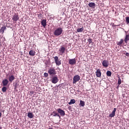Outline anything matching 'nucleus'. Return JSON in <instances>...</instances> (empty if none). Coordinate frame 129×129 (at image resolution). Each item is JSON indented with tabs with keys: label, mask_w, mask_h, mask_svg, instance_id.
Returning <instances> with one entry per match:
<instances>
[{
	"label": "nucleus",
	"mask_w": 129,
	"mask_h": 129,
	"mask_svg": "<svg viewBox=\"0 0 129 129\" xmlns=\"http://www.w3.org/2000/svg\"><path fill=\"white\" fill-rule=\"evenodd\" d=\"M15 79V76L13 75L9 76V80L10 82H13V81H14Z\"/></svg>",
	"instance_id": "f3484780"
},
{
	"label": "nucleus",
	"mask_w": 129,
	"mask_h": 129,
	"mask_svg": "<svg viewBox=\"0 0 129 129\" xmlns=\"http://www.w3.org/2000/svg\"><path fill=\"white\" fill-rule=\"evenodd\" d=\"M102 64L103 65V67L107 68V67H108V66L109 65V61H107V60H104L102 62Z\"/></svg>",
	"instance_id": "6e6552de"
},
{
	"label": "nucleus",
	"mask_w": 129,
	"mask_h": 129,
	"mask_svg": "<svg viewBox=\"0 0 129 129\" xmlns=\"http://www.w3.org/2000/svg\"><path fill=\"white\" fill-rule=\"evenodd\" d=\"M51 115L54 117L58 116L59 119H61V116L60 115V114H59L58 111L57 112L56 111H53Z\"/></svg>",
	"instance_id": "1a4fd4ad"
},
{
	"label": "nucleus",
	"mask_w": 129,
	"mask_h": 129,
	"mask_svg": "<svg viewBox=\"0 0 129 129\" xmlns=\"http://www.w3.org/2000/svg\"><path fill=\"white\" fill-rule=\"evenodd\" d=\"M120 84H121V80L120 79V78H118V85H120Z\"/></svg>",
	"instance_id": "c756f323"
},
{
	"label": "nucleus",
	"mask_w": 129,
	"mask_h": 129,
	"mask_svg": "<svg viewBox=\"0 0 129 129\" xmlns=\"http://www.w3.org/2000/svg\"><path fill=\"white\" fill-rule=\"evenodd\" d=\"M59 51H60V53H62V54H63V53L65 52L66 49L64 47V46H61V47L59 48Z\"/></svg>",
	"instance_id": "a211bd4d"
},
{
	"label": "nucleus",
	"mask_w": 129,
	"mask_h": 129,
	"mask_svg": "<svg viewBox=\"0 0 129 129\" xmlns=\"http://www.w3.org/2000/svg\"><path fill=\"white\" fill-rule=\"evenodd\" d=\"M129 40V34H126L124 41L125 43H127Z\"/></svg>",
	"instance_id": "aec40b11"
},
{
	"label": "nucleus",
	"mask_w": 129,
	"mask_h": 129,
	"mask_svg": "<svg viewBox=\"0 0 129 129\" xmlns=\"http://www.w3.org/2000/svg\"><path fill=\"white\" fill-rule=\"evenodd\" d=\"M19 14L15 13L14 16H13L12 20H13V22H17V21L19 20Z\"/></svg>",
	"instance_id": "39448f33"
},
{
	"label": "nucleus",
	"mask_w": 129,
	"mask_h": 129,
	"mask_svg": "<svg viewBox=\"0 0 129 129\" xmlns=\"http://www.w3.org/2000/svg\"><path fill=\"white\" fill-rule=\"evenodd\" d=\"M89 7L94 9L96 7V4L93 2H91L89 4Z\"/></svg>",
	"instance_id": "dca6fc26"
},
{
	"label": "nucleus",
	"mask_w": 129,
	"mask_h": 129,
	"mask_svg": "<svg viewBox=\"0 0 129 129\" xmlns=\"http://www.w3.org/2000/svg\"><path fill=\"white\" fill-rule=\"evenodd\" d=\"M106 75L107 76H108L109 77H110V76H111V71H107L106 72Z\"/></svg>",
	"instance_id": "a878e982"
},
{
	"label": "nucleus",
	"mask_w": 129,
	"mask_h": 129,
	"mask_svg": "<svg viewBox=\"0 0 129 129\" xmlns=\"http://www.w3.org/2000/svg\"><path fill=\"white\" fill-rule=\"evenodd\" d=\"M59 81L58 77L57 76H55V75H54L52 78H51V81L52 82V83L53 84H56L57 83L58 81Z\"/></svg>",
	"instance_id": "20e7f679"
},
{
	"label": "nucleus",
	"mask_w": 129,
	"mask_h": 129,
	"mask_svg": "<svg viewBox=\"0 0 129 129\" xmlns=\"http://www.w3.org/2000/svg\"><path fill=\"white\" fill-rule=\"evenodd\" d=\"M48 73L49 74V75L52 76V78L54 76L56 75V72L55 69L54 68H50L49 69Z\"/></svg>",
	"instance_id": "f03ea898"
},
{
	"label": "nucleus",
	"mask_w": 129,
	"mask_h": 129,
	"mask_svg": "<svg viewBox=\"0 0 129 129\" xmlns=\"http://www.w3.org/2000/svg\"><path fill=\"white\" fill-rule=\"evenodd\" d=\"M125 55L127 56H129V53L128 52L125 53Z\"/></svg>",
	"instance_id": "473e14b6"
},
{
	"label": "nucleus",
	"mask_w": 129,
	"mask_h": 129,
	"mask_svg": "<svg viewBox=\"0 0 129 129\" xmlns=\"http://www.w3.org/2000/svg\"><path fill=\"white\" fill-rule=\"evenodd\" d=\"M69 63L71 65H74L75 64H76V58L69 59Z\"/></svg>",
	"instance_id": "9d476101"
},
{
	"label": "nucleus",
	"mask_w": 129,
	"mask_h": 129,
	"mask_svg": "<svg viewBox=\"0 0 129 129\" xmlns=\"http://www.w3.org/2000/svg\"><path fill=\"white\" fill-rule=\"evenodd\" d=\"M116 111V108H113V110L112 113H110V114H109V117H110L111 118H112V117H114L115 115Z\"/></svg>",
	"instance_id": "9b49d317"
},
{
	"label": "nucleus",
	"mask_w": 129,
	"mask_h": 129,
	"mask_svg": "<svg viewBox=\"0 0 129 129\" xmlns=\"http://www.w3.org/2000/svg\"><path fill=\"white\" fill-rule=\"evenodd\" d=\"M18 86H19L18 83L16 82L14 85V90H15V91H16L17 92L18 91L17 88H18Z\"/></svg>",
	"instance_id": "4be33fe9"
},
{
	"label": "nucleus",
	"mask_w": 129,
	"mask_h": 129,
	"mask_svg": "<svg viewBox=\"0 0 129 129\" xmlns=\"http://www.w3.org/2000/svg\"><path fill=\"white\" fill-rule=\"evenodd\" d=\"M119 87H120L119 85L118 84V85H117V86L116 87L117 89H119Z\"/></svg>",
	"instance_id": "72a5a7b5"
},
{
	"label": "nucleus",
	"mask_w": 129,
	"mask_h": 129,
	"mask_svg": "<svg viewBox=\"0 0 129 129\" xmlns=\"http://www.w3.org/2000/svg\"><path fill=\"white\" fill-rule=\"evenodd\" d=\"M76 103V100L75 99H71L70 102H69V104L70 105H72V104H74Z\"/></svg>",
	"instance_id": "5701e85b"
},
{
	"label": "nucleus",
	"mask_w": 129,
	"mask_h": 129,
	"mask_svg": "<svg viewBox=\"0 0 129 129\" xmlns=\"http://www.w3.org/2000/svg\"><path fill=\"white\" fill-rule=\"evenodd\" d=\"M7 88L6 86H4L3 87H2V92H6L7 91Z\"/></svg>",
	"instance_id": "bb28decb"
},
{
	"label": "nucleus",
	"mask_w": 129,
	"mask_h": 129,
	"mask_svg": "<svg viewBox=\"0 0 129 129\" xmlns=\"http://www.w3.org/2000/svg\"><path fill=\"white\" fill-rule=\"evenodd\" d=\"M57 111L58 114H59L60 116V119H61V116H64L66 114L64 110H63V109H61V108H58L57 109Z\"/></svg>",
	"instance_id": "7ed1b4c3"
},
{
	"label": "nucleus",
	"mask_w": 129,
	"mask_h": 129,
	"mask_svg": "<svg viewBox=\"0 0 129 129\" xmlns=\"http://www.w3.org/2000/svg\"><path fill=\"white\" fill-rule=\"evenodd\" d=\"M125 22H126L127 25L129 24V17H126Z\"/></svg>",
	"instance_id": "c85d7f7f"
},
{
	"label": "nucleus",
	"mask_w": 129,
	"mask_h": 129,
	"mask_svg": "<svg viewBox=\"0 0 129 129\" xmlns=\"http://www.w3.org/2000/svg\"><path fill=\"white\" fill-rule=\"evenodd\" d=\"M58 87H59V86H57Z\"/></svg>",
	"instance_id": "4c0bfd02"
},
{
	"label": "nucleus",
	"mask_w": 129,
	"mask_h": 129,
	"mask_svg": "<svg viewBox=\"0 0 129 129\" xmlns=\"http://www.w3.org/2000/svg\"><path fill=\"white\" fill-rule=\"evenodd\" d=\"M29 54L30 56H34L36 54V51H35V50H30Z\"/></svg>",
	"instance_id": "2eb2a0df"
},
{
	"label": "nucleus",
	"mask_w": 129,
	"mask_h": 129,
	"mask_svg": "<svg viewBox=\"0 0 129 129\" xmlns=\"http://www.w3.org/2000/svg\"><path fill=\"white\" fill-rule=\"evenodd\" d=\"M2 113H1V112H0V118H1V117L2 116Z\"/></svg>",
	"instance_id": "f704fd0d"
},
{
	"label": "nucleus",
	"mask_w": 129,
	"mask_h": 129,
	"mask_svg": "<svg viewBox=\"0 0 129 129\" xmlns=\"http://www.w3.org/2000/svg\"><path fill=\"white\" fill-rule=\"evenodd\" d=\"M80 77L79 75H75V76H74V78H73V84L77 83V82H78V81H80Z\"/></svg>",
	"instance_id": "0eeeda50"
},
{
	"label": "nucleus",
	"mask_w": 129,
	"mask_h": 129,
	"mask_svg": "<svg viewBox=\"0 0 129 129\" xmlns=\"http://www.w3.org/2000/svg\"><path fill=\"white\" fill-rule=\"evenodd\" d=\"M96 73V75L97 77L100 78L102 75V73L100 71V70H97Z\"/></svg>",
	"instance_id": "4468645a"
},
{
	"label": "nucleus",
	"mask_w": 129,
	"mask_h": 129,
	"mask_svg": "<svg viewBox=\"0 0 129 129\" xmlns=\"http://www.w3.org/2000/svg\"><path fill=\"white\" fill-rule=\"evenodd\" d=\"M54 61L56 65H58V66H59V65H61V60L58 58L57 55H55V56L54 57Z\"/></svg>",
	"instance_id": "423d86ee"
},
{
	"label": "nucleus",
	"mask_w": 129,
	"mask_h": 129,
	"mask_svg": "<svg viewBox=\"0 0 129 129\" xmlns=\"http://www.w3.org/2000/svg\"><path fill=\"white\" fill-rule=\"evenodd\" d=\"M0 129H2V127L0 126Z\"/></svg>",
	"instance_id": "c9c22d12"
},
{
	"label": "nucleus",
	"mask_w": 129,
	"mask_h": 129,
	"mask_svg": "<svg viewBox=\"0 0 129 129\" xmlns=\"http://www.w3.org/2000/svg\"><path fill=\"white\" fill-rule=\"evenodd\" d=\"M50 129H53L52 128H50Z\"/></svg>",
	"instance_id": "e433bc0d"
},
{
	"label": "nucleus",
	"mask_w": 129,
	"mask_h": 129,
	"mask_svg": "<svg viewBox=\"0 0 129 129\" xmlns=\"http://www.w3.org/2000/svg\"><path fill=\"white\" fill-rule=\"evenodd\" d=\"M41 25L45 28L47 26V20L46 19H43L41 22Z\"/></svg>",
	"instance_id": "ddd939ff"
},
{
	"label": "nucleus",
	"mask_w": 129,
	"mask_h": 129,
	"mask_svg": "<svg viewBox=\"0 0 129 129\" xmlns=\"http://www.w3.org/2000/svg\"><path fill=\"white\" fill-rule=\"evenodd\" d=\"M6 29H7V28L6 26L2 27V28H0L1 33H2L3 34L5 32V30H6Z\"/></svg>",
	"instance_id": "412c9836"
},
{
	"label": "nucleus",
	"mask_w": 129,
	"mask_h": 129,
	"mask_svg": "<svg viewBox=\"0 0 129 129\" xmlns=\"http://www.w3.org/2000/svg\"><path fill=\"white\" fill-rule=\"evenodd\" d=\"M85 105V102H84V101H82V100H81L80 106H81L82 107H84Z\"/></svg>",
	"instance_id": "393cba45"
},
{
	"label": "nucleus",
	"mask_w": 129,
	"mask_h": 129,
	"mask_svg": "<svg viewBox=\"0 0 129 129\" xmlns=\"http://www.w3.org/2000/svg\"><path fill=\"white\" fill-rule=\"evenodd\" d=\"M27 116L29 117V118H30V119H32L34 117V114L33 113H31V112H29L27 114Z\"/></svg>",
	"instance_id": "6ab92c4d"
},
{
	"label": "nucleus",
	"mask_w": 129,
	"mask_h": 129,
	"mask_svg": "<svg viewBox=\"0 0 129 129\" xmlns=\"http://www.w3.org/2000/svg\"><path fill=\"white\" fill-rule=\"evenodd\" d=\"M92 40H93V39H90V38H89L88 39V42L89 43V44H91V43H92Z\"/></svg>",
	"instance_id": "2f4dec72"
},
{
	"label": "nucleus",
	"mask_w": 129,
	"mask_h": 129,
	"mask_svg": "<svg viewBox=\"0 0 129 129\" xmlns=\"http://www.w3.org/2000/svg\"><path fill=\"white\" fill-rule=\"evenodd\" d=\"M9 83V81L7 79H5L2 81V84L4 86H7L8 84Z\"/></svg>",
	"instance_id": "f8f14e48"
},
{
	"label": "nucleus",
	"mask_w": 129,
	"mask_h": 129,
	"mask_svg": "<svg viewBox=\"0 0 129 129\" xmlns=\"http://www.w3.org/2000/svg\"><path fill=\"white\" fill-rule=\"evenodd\" d=\"M84 30V28H78L77 29V31L80 33V32H82Z\"/></svg>",
	"instance_id": "cd10ccee"
},
{
	"label": "nucleus",
	"mask_w": 129,
	"mask_h": 129,
	"mask_svg": "<svg viewBox=\"0 0 129 129\" xmlns=\"http://www.w3.org/2000/svg\"><path fill=\"white\" fill-rule=\"evenodd\" d=\"M123 42V40L122 39H120V41L117 42V45H119V46H121V45H122V43Z\"/></svg>",
	"instance_id": "b1692460"
},
{
	"label": "nucleus",
	"mask_w": 129,
	"mask_h": 129,
	"mask_svg": "<svg viewBox=\"0 0 129 129\" xmlns=\"http://www.w3.org/2000/svg\"><path fill=\"white\" fill-rule=\"evenodd\" d=\"M63 32V28L61 27L57 28L53 32V34L55 36H59Z\"/></svg>",
	"instance_id": "f257e3e1"
},
{
	"label": "nucleus",
	"mask_w": 129,
	"mask_h": 129,
	"mask_svg": "<svg viewBox=\"0 0 129 129\" xmlns=\"http://www.w3.org/2000/svg\"><path fill=\"white\" fill-rule=\"evenodd\" d=\"M48 76V73H44V77L45 78H47Z\"/></svg>",
	"instance_id": "7c9ffc66"
}]
</instances>
